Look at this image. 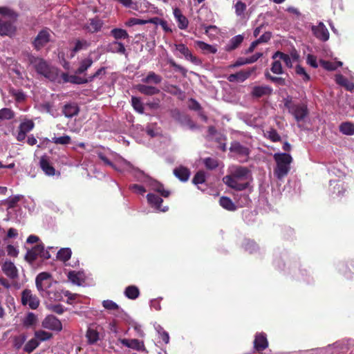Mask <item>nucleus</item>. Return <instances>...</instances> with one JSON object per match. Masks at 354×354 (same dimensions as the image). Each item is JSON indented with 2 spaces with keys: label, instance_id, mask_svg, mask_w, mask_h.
Wrapping results in <instances>:
<instances>
[{
  "label": "nucleus",
  "instance_id": "72a5a7b5",
  "mask_svg": "<svg viewBox=\"0 0 354 354\" xmlns=\"http://www.w3.org/2000/svg\"><path fill=\"white\" fill-rule=\"evenodd\" d=\"M93 64V59L91 57H87L82 60L80 63V66L76 70L77 74H82L84 73Z\"/></svg>",
  "mask_w": 354,
  "mask_h": 354
},
{
  "label": "nucleus",
  "instance_id": "9d476101",
  "mask_svg": "<svg viewBox=\"0 0 354 354\" xmlns=\"http://www.w3.org/2000/svg\"><path fill=\"white\" fill-rule=\"evenodd\" d=\"M52 32L48 28L40 30L35 38L32 44L35 49L40 50L44 47L51 39Z\"/></svg>",
  "mask_w": 354,
  "mask_h": 354
},
{
  "label": "nucleus",
  "instance_id": "f257e3e1",
  "mask_svg": "<svg viewBox=\"0 0 354 354\" xmlns=\"http://www.w3.org/2000/svg\"><path fill=\"white\" fill-rule=\"evenodd\" d=\"M36 287L40 295L51 301H61L63 295L73 300L76 294H72L68 290H62L53 286L51 275L48 272L39 273L35 279Z\"/></svg>",
  "mask_w": 354,
  "mask_h": 354
},
{
  "label": "nucleus",
  "instance_id": "c85d7f7f",
  "mask_svg": "<svg viewBox=\"0 0 354 354\" xmlns=\"http://www.w3.org/2000/svg\"><path fill=\"white\" fill-rule=\"evenodd\" d=\"M196 46L200 48L204 53L215 54L217 52V48L215 46L208 44L202 41H196Z\"/></svg>",
  "mask_w": 354,
  "mask_h": 354
},
{
  "label": "nucleus",
  "instance_id": "a211bd4d",
  "mask_svg": "<svg viewBox=\"0 0 354 354\" xmlns=\"http://www.w3.org/2000/svg\"><path fill=\"white\" fill-rule=\"evenodd\" d=\"M68 280L77 286H82L85 281L86 276L84 272L71 271L68 273Z\"/></svg>",
  "mask_w": 354,
  "mask_h": 354
},
{
  "label": "nucleus",
  "instance_id": "3c124183",
  "mask_svg": "<svg viewBox=\"0 0 354 354\" xmlns=\"http://www.w3.org/2000/svg\"><path fill=\"white\" fill-rule=\"evenodd\" d=\"M330 186H333V193L336 194V195L338 196H341L345 191L343 184L340 182L335 183V181L330 180Z\"/></svg>",
  "mask_w": 354,
  "mask_h": 354
},
{
  "label": "nucleus",
  "instance_id": "f8f14e48",
  "mask_svg": "<svg viewBox=\"0 0 354 354\" xmlns=\"http://www.w3.org/2000/svg\"><path fill=\"white\" fill-rule=\"evenodd\" d=\"M21 303L24 306L28 305L31 309H37L39 300L30 290L26 289L21 293Z\"/></svg>",
  "mask_w": 354,
  "mask_h": 354
},
{
  "label": "nucleus",
  "instance_id": "5701e85b",
  "mask_svg": "<svg viewBox=\"0 0 354 354\" xmlns=\"http://www.w3.org/2000/svg\"><path fill=\"white\" fill-rule=\"evenodd\" d=\"M272 92V89L268 86H257L252 88V95L255 97H261L270 95Z\"/></svg>",
  "mask_w": 354,
  "mask_h": 354
},
{
  "label": "nucleus",
  "instance_id": "2eb2a0df",
  "mask_svg": "<svg viewBox=\"0 0 354 354\" xmlns=\"http://www.w3.org/2000/svg\"><path fill=\"white\" fill-rule=\"evenodd\" d=\"M42 326L51 330L61 331L62 330L61 322L54 315H48L43 320Z\"/></svg>",
  "mask_w": 354,
  "mask_h": 354
},
{
  "label": "nucleus",
  "instance_id": "ddd939ff",
  "mask_svg": "<svg viewBox=\"0 0 354 354\" xmlns=\"http://www.w3.org/2000/svg\"><path fill=\"white\" fill-rule=\"evenodd\" d=\"M230 150L237 158H241L243 161L246 160L250 154L249 149L238 142H232Z\"/></svg>",
  "mask_w": 354,
  "mask_h": 354
},
{
  "label": "nucleus",
  "instance_id": "8fccbe9b",
  "mask_svg": "<svg viewBox=\"0 0 354 354\" xmlns=\"http://www.w3.org/2000/svg\"><path fill=\"white\" fill-rule=\"evenodd\" d=\"M295 73L299 75L304 82L310 80V75L306 73L305 68L301 65H297L295 67Z\"/></svg>",
  "mask_w": 354,
  "mask_h": 354
},
{
  "label": "nucleus",
  "instance_id": "6e6552de",
  "mask_svg": "<svg viewBox=\"0 0 354 354\" xmlns=\"http://www.w3.org/2000/svg\"><path fill=\"white\" fill-rule=\"evenodd\" d=\"M30 63L39 74L49 80L55 78L56 75L55 69L50 67L44 59L39 57H33L30 59Z\"/></svg>",
  "mask_w": 354,
  "mask_h": 354
},
{
  "label": "nucleus",
  "instance_id": "4be33fe9",
  "mask_svg": "<svg viewBox=\"0 0 354 354\" xmlns=\"http://www.w3.org/2000/svg\"><path fill=\"white\" fill-rule=\"evenodd\" d=\"M174 15L175 19L177 21L178 27L180 30L186 29L187 28V26H188L189 22H188V20L186 18V17H185L182 14L180 10L178 9V8H175L174 10Z\"/></svg>",
  "mask_w": 354,
  "mask_h": 354
},
{
  "label": "nucleus",
  "instance_id": "f03ea898",
  "mask_svg": "<svg viewBox=\"0 0 354 354\" xmlns=\"http://www.w3.org/2000/svg\"><path fill=\"white\" fill-rule=\"evenodd\" d=\"M251 179V172L247 167L234 166L230 168V174L223 180L228 187L242 191L248 187Z\"/></svg>",
  "mask_w": 354,
  "mask_h": 354
},
{
  "label": "nucleus",
  "instance_id": "79ce46f5",
  "mask_svg": "<svg viewBox=\"0 0 354 354\" xmlns=\"http://www.w3.org/2000/svg\"><path fill=\"white\" fill-rule=\"evenodd\" d=\"M37 320V317L34 313H28L24 318L23 324L26 327L28 328L35 325Z\"/></svg>",
  "mask_w": 354,
  "mask_h": 354
},
{
  "label": "nucleus",
  "instance_id": "393cba45",
  "mask_svg": "<svg viewBox=\"0 0 354 354\" xmlns=\"http://www.w3.org/2000/svg\"><path fill=\"white\" fill-rule=\"evenodd\" d=\"M243 41V37L241 35H238L233 37L225 46L227 51H231L236 49Z\"/></svg>",
  "mask_w": 354,
  "mask_h": 354
},
{
  "label": "nucleus",
  "instance_id": "864d4df0",
  "mask_svg": "<svg viewBox=\"0 0 354 354\" xmlns=\"http://www.w3.org/2000/svg\"><path fill=\"white\" fill-rule=\"evenodd\" d=\"M203 162L205 167L209 169H214L218 165L217 160L212 158H205Z\"/></svg>",
  "mask_w": 354,
  "mask_h": 354
},
{
  "label": "nucleus",
  "instance_id": "13d9d810",
  "mask_svg": "<svg viewBox=\"0 0 354 354\" xmlns=\"http://www.w3.org/2000/svg\"><path fill=\"white\" fill-rule=\"evenodd\" d=\"M103 307L109 310H118L119 309L118 305L111 300H104L102 302Z\"/></svg>",
  "mask_w": 354,
  "mask_h": 354
},
{
  "label": "nucleus",
  "instance_id": "473e14b6",
  "mask_svg": "<svg viewBox=\"0 0 354 354\" xmlns=\"http://www.w3.org/2000/svg\"><path fill=\"white\" fill-rule=\"evenodd\" d=\"M219 204L222 207H223L224 209H225L228 211H234L236 209V207L234 205V203L228 197H225V196L221 197L220 200H219Z\"/></svg>",
  "mask_w": 354,
  "mask_h": 354
},
{
  "label": "nucleus",
  "instance_id": "4468645a",
  "mask_svg": "<svg viewBox=\"0 0 354 354\" xmlns=\"http://www.w3.org/2000/svg\"><path fill=\"white\" fill-rule=\"evenodd\" d=\"M311 30L315 37L318 39L323 41L328 40L329 32L323 22L320 21L317 26H312Z\"/></svg>",
  "mask_w": 354,
  "mask_h": 354
},
{
  "label": "nucleus",
  "instance_id": "6e6d98bb",
  "mask_svg": "<svg viewBox=\"0 0 354 354\" xmlns=\"http://www.w3.org/2000/svg\"><path fill=\"white\" fill-rule=\"evenodd\" d=\"M34 128V122L32 120H26L21 122L19 125V129L26 133L30 131Z\"/></svg>",
  "mask_w": 354,
  "mask_h": 354
},
{
  "label": "nucleus",
  "instance_id": "e2e57ef3",
  "mask_svg": "<svg viewBox=\"0 0 354 354\" xmlns=\"http://www.w3.org/2000/svg\"><path fill=\"white\" fill-rule=\"evenodd\" d=\"M148 23V21L138 19V18H131L126 23L125 25L127 26H133L136 25H144Z\"/></svg>",
  "mask_w": 354,
  "mask_h": 354
},
{
  "label": "nucleus",
  "instance_id": "bf43d9fd",
  "mask_svg": "<svg viewBox=\"0 0 354 354\" xmlns=\"http://www.w3.org/2000/svg\"><path fill=\"white\" fill-rule=\"evenodd\" d=\"M23 198L21 195H17L14 197H10L6 201V204L8 208H12L16 206V204Z\"/></svg>",
  "mask_w": 354,
  "mask_h": 354
},
{
  "label": "nucleus",
  "instance_id": "7c9ffc66",
  "mask_svg": "<svg viewBox=\"0 0 354 354\" xmlns=\"http://www.w3.org/2000/svg\"><path fill=\"white\" fill-rule=\"evenodd\" d=\"M335 81L338 84L345 87L348 91H354V84L349 82L342 75H340V74L336 75H335Z\"/></svg>",
  "mask_w": 354,
  "mask_h": 354
},
{
  "label": "nucleus",
  "instance_id": "a18cd8bd",
  "mask_svg": "<svg viewBox=\"0 0 354 354\" xmlns=\"http://www.w3.org/2000/svg\"><path fill=\"white\" fill-rule=\"evenodd\" d=\"M89 44L86 40H77L75 42V45L73 49V53L71 57L75 55V53L77 52L86 49L88 46Z\"/></svg>",
  "mask_w": 354,
  "mask_h": 354
},
{
  "label": "nucleus",
  "instance_id": "dca6fc26",
  "mask_svg": "<svg viewBox=\"0 0 354 354\" xmlns=\"http://www.w3.org/2000/svg\"><path fill=\"white\" fill-rule=\"evenodd\" d=\"M147 199L149 204L154 207L156 211L165 212L168 210V207H162L161 204L163 201L160 196L153 193H149L147 195Z\"/></svg>",
  "mask_w": 354,
  "mask_h": 354
},
{
  "label": "nucleus",
  "instance_id": "412c9836",
  "mask_svg": "<svg viewBox=\"0 0 354 354\" xmlns=\"http://www.w3.org/2000/svg\"><path fill=\"white\" fill-rule=\"evenodd\" d=\"M44 245L42 244H38L35 245L32 249L28 250L26 254V259L29 262L34 261L37 257H41L42 254Z\"/></svg>",
  "mask_w": 354,
  "mask_h": 354
},
{
  "label": "nucleus",
  "instance_id": "b1692460",
  "mask_svg": "<svg viewBox=\"0 0 354 354\" xmlns=\"http://www.w3.org/2000/svg\"><path fill=\"white\" fill-rule=\"evenodd\" d=\"M136 88L141 93L147 95H152L156 93H158L159 90L151 86H148L145 84H138L136 86Z\"/></svg>",
  "mask_w": 354,
  "mask_h": 354
},
{
  "label": "nucleus",
  "instance_id": "1a4fd4ad",
  "mask_svg": "<svg viewBox=\"0 0 354 354\" xmlns=\"http://www.w3.org/2000/svg\"><path fill=\"white\" fill-rule=\"evenodd\" d=\"M171 50L174 55H176L177 57H184V58L189 62H191L192 64L195 65H200L201 64V61L199 58L194 56L189 49L183 44H173L171 46Z\"/></svg>",
  "mask_w": 354,
  "mask_h": 354
},
{
  "label": "nucleus",
  "instance_id": "39448f33",
  "mask_svg": "<svg viewBox=\"0 0 354 354\" xmlns=\"http://www.w3.org/2000/svg\"><path fill=\"white\" fill-rule=\"evenodd\" d=\"M17 15L12 10L0 7V35H12L15 31L14 22Z\"/></svg>",
  "mask_w": 354,
  "mask_h": 354
},
{
  "label": "nucleus",
  "instance_id": "c03bdc74",
  "mask_svg": "<svg viewBox=\"0 0 354 354\" xmlns=\"http://www.w3.org/2000/svg\"><path fill=\"white\" fill-rule=\"evenodd\" d=\"M39 345V341L36 337L30 339L25 345L24 350L30 353Z\"/></svg>",
  "mask_w": 354,
  "mask_h": 354
},
{
  "label": "nucleus",
  "instance_id": "338daca9",
  "mask_svg": "<svg viewBox=\"0 0 354 354\" xmlns=\"http://www.w3.org/2000/svg\"><path fill=\"white\" fill-rule=\"evenodd\" d=\"M306 63L314 68H317L318 67L317 57L313 55L308 54L307 55Z\"/></svg>",
  "mask_w": 354,
  "mask_h": 354
},
{
  "label": "nucleus",
  "instance_id": "de8ad7c7",
  "mask_svg": "<svg viewBox=\"0 0 354 354\" xmlns=\"http://www.w3.org/2000/svg\"><path fill=\"white\" fill-rule=\"evenodd\" d=\"M131 104L133 109L137 112H138L139 113H142L144 112L143 104L139 97L133 96L131 97Z\"/></svg>",
  "mask_w": 354,
  "mask_h": 354
},
{
  "label": "nucleus",
  "instance_id": "58836bf2",
  "mask_svg": "<svg viewBox=\"0 0 354 354\" xmlns=\"http://www.w3.org/2000/svg\"><path fill=\"white\" fill-rule=\"evenodd\" d=\"M125 296L131 299H136L139 295V290L134 286H128L124 291Z\"/></svg>",
  "mask_w": 354,
  "mask_h": 354
},
{
  "label": "nucleus",
  "instance_id": "aec40b11",
  "mask_svg": "<svg viewBox=\"0 0 354 354\" xmlns=\"http://www.w3.org/2000/svg\"><path fill=\"white\" fill-rule=\"evenodd\" d=\"M103 25V22L98 18H93L85 24L84 29L89 32H95L100 30Z\"/></svg>",
  "mask_w": 354,
  "mask_h": 354
},
{
  "label": "nucleus",
  "instance_id": "f704fd0d",
  "mask_svg": "<svg viewBox=\"0 0 354 354\" xmlns=\"http://www.w3.org/2000/svg\"><path fill=\"white\" fill-rule=\"evenodd\" d=\"M144 83H153L158 84L161 82V76L156 74L154 72H149L148 75L142 80Z\"/></svg>",
  "mask_w": 354,
  "mask_h": 354
},
{
  "label": "nucleus",
  "instance_id": "774afa93",
  "mask_svg": "<svg viewBox=\"0 0 354 354\" xmlns=\"http://www.w3.org/2000/svg\"><path fill=\"white\" fill-rule=\"evenodd\" d=\"M244 247L245 250L248 251L250 253L254 252L257 248L256 243L250 240L245 241Z\"/></svg>",
  "mask_w": 354,
  "mask_h": 354
},
{
  "label": "nucleus",
  "instance_id": "603ef678",
  "mask_svg": "<svg viewBox=\"0 0 354 354\" xmlns=\"http://www.w3.org/2000/svg\"><path fill=\"white\" fill-rule=\"evenodd\" d=\"M254 71V68H252L245 71H241L236 73L237 80L240 82H243L248 79L251 74Z\"/></svg>",
  "mask_w": 354,
  "mask_h": 354
},
{
  "label": "nucleus",
  "instance_id": "4d7b16f0",
  "mask_svg": "<svg viewBox=\"0 0 354 354\" xmlns=\"http://www.w3.org/2000/svg\"><path fill=\"white\" fill-rule=\"evenodd\" d=\"M235 12L237 16H243L246 9V5L241 1H238L235 6Z\"/></svg>",
  "mask_w": 354,
  "mask_h": 354
},
{
  "label": "nucleus",
  "instance_id": "6ab92c4d",
  "mask_svg": "<svg viewBox=\"0 0 354 354\" xmlns=\"http://www.w3.org/2000/svg\"><path fill=\"white\" fill-rule=\"evenodd\" d=\"M268 346V342L266 334L257 333L254 340V347L257 351H263Z\"/></svg>",
  "mask_w": 354,
  "mask_h": 354
},
{
  "label": "nucleus",
  "instance_id": "09e8293b",
  "mask_svg": "<svg viewBox=\"0 0 354 354\" xmlns=\"http://www.w3.org/2000/svg\"><path fill=\"white\" fill-rule=\"evenodd\" d=\"M15 117L14 112L8 108H3L0 110V120H10Z\"/></svg>",
  "mask_w": 354,
  "mask_h": 354
},
{
  "label": "nucleus",
  "instance_id": "c9c22d12",
  "mask_svg": "<svg viewBox=\"0 0 354 354\" xmlns=\"http://www.w3.org/2000/svg\"><path fill=\"white\" fill-rule=\"evenodd\" d=\"M273 59L279 58L280 59H282L286 65L289 67H292V62L293 61L291 59L289 55L285 54L283 53L277 51L272 55Z\"/></svg>",
  "mask_w": 354,
  "mask_h": 354
},
{
  "label": "nucleus",
  "instance_id": "cd10ccee",
  "mask_svg": "<svg viewBox=\"0 0 354 354\" xmlns=\"http://www.w3.org/2000/svg\"><path fill=\"white\" fill-rule=\"evenodd\" d=\"M40 167L44 173L48 176H54L55 174V168L50 165L48 160L42 157L40 160Z\"/></svg>",
  "mask_w": 354,
  "mask_h": 354
},
{
  "label": "nucleus",
  "instance_id": "7ed1b4c3",
  "mask_svg": "<svg viewBox=\"0 0 354 354\" xmlns=\"http://www.w3.org/2000/svg\"><path fill=\"white\" fill-rule=\"evenodd\" d=\"M97 157L106 165L111 166L115 170L119 172L131 173L132 170H136V167L122 158L116 153L111 151L109 149H102L96 151Z\"/></svg>",
  "mask_w": 354,
  "mask_h": 354
},
{
  "label": "nucleus",
  "instance_id": "2f4dec72",
  "mask_svg": "<svg viewBox=\"0 0 354 354\" xmlns=\"http://www.w3.org/2000/svg\"><path fill=\"white\" fill-rule=\"evenodd\" d=\"M174 175L181 181H187L190 176L189 171L183 167H180L174 170Z\"/></svg>",
  "mask_w": 354,
  "mask_h": 354
},
{
  "label": "nucleus",
  "instance_id": "0e129e2a",
  "mask_svg": "<svg viewBox=\"0 0 354 354\" xmlns=\"http://www.w3.org/2000/svg\"><path fill=\"white\" fill-rule=\"evenodd\" d=\"M266 136L272 142H277L280 140V136L276 130L270 129L266 133Z\"/></svg>",
  "mask_w": 354,
  "mask_h": 354
},
{
  "label": "nucleus",
  "instance_id": "0eeeda50",
  "mask_svg": "<svg viewBox=\"0 0 354 354\" xmlns=\"http://www.w3.org/2000/svg\"><path fill=\"white\" fill-rule=\"evenodd\" d=\"M284 106L298 122L304 120L308 114V107L306 104L294 103L292 102V99L290 97H287L284 99Z\"/></svg>",
  "mask_w": 354,
  "mask_h": 354
},
{
  "label": "nucleus",
  "instance_id": "9b49d317",
  "mask_svg": "<svg viewBox=\"0 0 354 354\" xmlns=\"http://www.w3.org/2000/svg\"><path fill=\"white\" fill-rule=\"evenodd\" d=\"M119 342L123 346H124L130 349H132V350H134V351H136L138 352L148 353V351L147 350V348L145 346L144 341H142V340H139L138 339L123 338V339H120Z\"/></svg>",
  "mask_w": 354,
  "mask_h": 354
},
{
  "label": "nucleus",
  "instance_id": "5fc2aeb1",
  "mask_svg": "<svg viewBox=\"0 0 354 354\" xmlns=\"http://www.w3.org/2000/svg\"><path fill=\"white\" fill-rule=\"evenodd\" d=\"M71 138L68 136H64L61 137H54L52 138V142L57 145H67L70 142Z\"/></svg>",
  "mask_w": 354,
  "mask_h": 354
},
{
  "label": "nucleus",
  "instance_id": "423d86ee",
  "mask_svg": "<svg viewBox=\"0 0 354 354\" xmlns=\"http://www.w3.org/2000/svg\"><path fill=\"white\" fill-rule=\"evenodd\" d=\"M131 174L133 175L138 180L145 183L148 187L149 190L157 192L161 196L165 198L169 196L170 192L165 189L162 183L146 176L143 171H140L138 168H136V170H132Z\"/></svg>",
  "mask_w": 354,
  "mask_h": 354
},
{
  "label": "nucleus",
  "instance_id": "ea45409f",
  "mask_svg": "<svg viewBox=\"0 0 354 354\" xmlns=\"http://www.w3.org/2000/svg\"><path fill=\"white\" fill-rule=\"evenodd\" d=\"M71 257V250L69 248H62L57 253V258L62 261H68Z\"/></svg>",
  "mask_w": 354,
  "mask_h": 354
},
{
  "label": "nucleus",
  "instance_id": "4c0bfd02",
  "mask_svg": "<svg viewBox=\"0 0 354 354\" xmlns=\"http://www.w3.org/2000/svg\"><path fill=\"white\" fill-rule=\"evenodd\" d=\"M111 35L115 39H127L129 37L128 32L122 28H113L111 31Z\"/></svg>",
  "mask_w": 354,
  "mask_h": 354
},
{
  "label": "nucleus",
  "instance_id": "c756f323",
  "mask_svg": "<svg viewBox=\"0 0 354 354\" xmlns=\"http://www.w3.org/2000/svg\"><path fill=\"white\" fill-rule=\"evenodd\" d=\"M79 112L78 106L75 104H67L64 106L63 113L66 118H72Z\"/></svg>",
  "mask_w": 354,
  "mask_h": 354
},
{
  "label": "nucleus",
  "instance_id": "a19ab883",
  "mask_svg": "<svg viewBox=\"0 0 354 354\" xmlns=\"http://www.w3.org/2000/svg\"><path fill=\"white\" fill-rule=\"evenodd\" d=\"M154 328H155L156 331L159 335V337L162 338V339L163 340V342L165 344H168L169 342V336L168 333L166 332L163 329V328L160 325H159V324H156L154 325Z\"/></svg>",
  "mask_w": 354,
  "mask_h": 354
},
{
  "label": "nucleus",
  "instance_id": "e433bc0d",
  "mask_svg": "<svg viewBox=\"0 0 354 354\" xmlns=\"http://www.w3.org/2000/svg\"><path fill=\"white\" fill-rule=\"evenodd\" d=\"M321 66L327 71H335L337 67L342 66V62H328L325 60H320Z\"/></svg>",
  "mask_w": 354,
  "mask_h": 354
},
{
  "label": "nucleus",
  "instance_id": "bb28decb",
  "mask_svg": "<svg viewBox=\"0 0 354 354\" xmlns=\"http://www.w3.org/2000/svg\"><path fill=\"white\" fill-rule=\"evenodd\" d=\"M339 131L346 136L354 135V124L351 122H344L339 126Z\"/></svg>",
  "mask_w": 354,
  "mask_h": 354
},
{
  "label": "nucleus",
  "instance_id": "20e7f679",
  "mask_svg": "<svg viewBox=\"0 0 354 354\" xmlns=\"http://www.w3.org/2000/svg\"><path fill=\"white\" fill-rule=\"evenodd\" d=\"M273 159L276 163L274 169V175L278 180L285 178L291 169L292 157L287 153H275Z\"/></svg>",
  "mask_w": 354,
  "mask_h": 354
},
{
  "label": "nucleus",
  "instance_id": "37998d69",
  "mask_svg": "<svg viewBox=\"0 0 354 354\" xmlns=\"http://www.w3.org/2000/svg\"><path fill=\"white\" fill-rule=\"evenodd\" d=\"M86 337L90 344H94L99 339V333L93 328H88L86 332Z\"/></svg>",
  "mask_w": 354,
  "mask_h": 354
},
{
  "label": "nucleus",
  "instance_id": "49530a36",
  "mask_svg": "<svg viewBox=\"0 0 354 354\" xmlns=\"http://www.w3.org/2000/svg\"><path fill=\"white\" fill-rule=\"evenodd\" d=\"M35 337L40 342L50 339L52 337V334L45 330H39L35 333Z\"/></svg>",
  "mask_w": 354,
  "mask_h": 354
},
{
  "label": "nucleus",
  "instance_id": "69168bd1",
  "mask_svg": "<svg viewBox=\"0 0 354 354\" xmlns=\"http://www.w3.org/2000/svg\"><path fill=\"white\" fill-rule=\"evenodd\" d=\"M271 71L273 73L281 75L283 73V68L281 64L279 61H274L272 63Z\"/></svg>",
  "mask_w": 354,
  "mask_h": 354
},
{
  "label": "nucleus",
  "instance_id": "f3484780",
  "mask_svg": "<svg viewBox=\"0 0 354 354\" xmlns=\"http://www.w3.org/2000/svg\"><path fill=\"white\" fill-rule=\"evenodd\" d=\"M3 273L9 278L14 279L18 277V270L10 261H6L1 266Z\"/></svg>",
  "mask_w": 354,
  "mask_h": 354
},
{
  "label": "nucleus",
  "instance_id": "a878e982",
  "mask_svg": "<svg viewBox=\"0 0 354 354\" xmlns=\"http://www.w3.org/2000/svg\"><path fill=\"white\" fill-rule=\"evenodd\" d=\"M108 50L113 53L126 54L124 46L119 41H113L108 46Z\"/></svg>",
  "mask_w": 354,
  "mask_h": 354
},
{
  "label": "nucleus",
  "instance_id": "680f3d73",
  "mask_svg": "<svg viewBox=\"0 0 354 354\" xmlns=\"http://www.w3.org/2000/svg\"><path fill=\"white\" fill-rule=\"evenodd\" d=\"M195 185L202 184L205 181V174L204 171H200L196 174L193 180Z\"/></svg>",
  "mask_w": 354,
  "mask_h": 354
},
{
  "label": "nucleus",
  "instance_id": "052dcab7",
  "mask_svg": "<svg viewBox=\"0 0 354 354\" xmlns=\"http://www.w3.org/2000/svg\"><path fill=\"white\" fill-rule=\"evenodd\" d=\"M27 339V336L25 334H21L14 339V345L17 348H20L24 344Z\"/></svg>",
  "mask_w": 354,
  "mask_h": 354
}]
</instances>
